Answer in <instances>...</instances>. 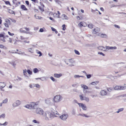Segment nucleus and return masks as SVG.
<instances>
[{"mask_svg": "<svg viewBox=\"0 0 126 126\" xmlns=\"http://www.w3.org/2000/svg\"><path fill=\"white\" fill-rule=\"evenodd\" d=\"M44 118L46 120H48V118H52L53 117V115L50 112H46L44 113H43V115Z\"/></svg>", "mask_w": 126, "mask_h": 126, "instance_id": "f257e3e1", "label": "nucleus"}, {"mask_svg": "<svg viewBox=\"0 0 126 126\" xmlns=\"http://www.w3.org/2000/svg\"><path fill=\"white\" fill-rule=\"evenodd\" d=\"M38 105V103H34L32 102L31 103L30 105H27L25 106V107L28 108V109H35V106Z\"/></svg>", "mask_w": 126, "mask_h": 126, "instance_id": "f03ea898", "label": "nucleus"}, {"mask_svg": "<svg viewBox=\"0 0 126 126\" xmlns=\"http://www.w3.org/2000/svg\"><path fill=\"white\" fill-rule=\"evenodd\" d=\"M62 98L60 95H57L54 97L53 98L54 101L56 102H58L60 101Z\"/></svg>", "mask_w": 126, "mask_h": 126, "instance_id": "7ed1b4c3", "label": "nucleus"}, {"mask_svg": "<svg viewBox=\"0 0 126 126\" xmlns=\"http://www.w3.org/2000/svg\"><path fill=\"white\" fill-rule=\"evenodd\" d=\"M35 112L37 114L42 115L43 114L44 112L42 109L38 108L35 110Z\"/></svg>", "mask_w": 126, "mask_h": 126, "instance_id": "20e7f679", "label": "nucleus"}, {"mask_svg": "<svg viewBox=\"0 0 126 126\" xmlns=\"http://www.w3.org/2000/svg\"><path fill=\"white\" fill-rule=\"evenodd\" d=\"M126 88V86H116L114 87V89L115 90H121L125 89Z\"/></svg>", "mask_w": 126, "mask_h": 126, "instance_id": "39448f33", "label": "nucleus"}, {"mask_svg": "<svg viewBox=\"0 0 126 126\" xmlns=\"http://www.w3.org/2000/svg\"><path fill=\"white\" fill-rule=\"evenodd\" d=\"M68 115L67 114H63L60 116V118L63 120H65L68 117Z\"/></svg>", "mask_w": 126, "mask_h": 126, "instance_id": "423d86ee", "label": "nucleus"}, {"mask_svg": "<svg viewBox=\"0 0 126 126\" xmlns=\"http://www.w3.org/2000/svg\"><path fill=\"white\" fill-rule=\"evenodd\" d=\"M80 99L81 100H85L87 102H88L89 100V98L83 96L82 95H79Z\"/></svg>", "mask_w": 126, "mask_h": 126, "instance_id": "0eeeda50", "label": "nucleus"}, {"mask_svg": "<svg viewBox=\"0 0 126 126\" xmlns=\"http://www.w3.org/2000/svg\"><path fill=\"white\" fill-rule=\"evenodd\" d=\"M78 104L79 106H81V107L83 110H86V107L84 104L82 103H78Z\"/></svg>", "mask_w": 126, "mask_h": 126, "instance_id": "6e6552de", "label": "nucleus"}, {"mask_svg": "<svg viewBox=\"0 0 126 126\" xmlns=\"http://www.w3.org/2000/svg\"><path fill=\"white\" fill-rule=\"evenodd\" d=\"M20 103V102L19 100H17L13 104V106L14 107H16L19 105Z\"/></svg>", "mask_w": 126, "mask_h": 126, "instance_id": "1a4fd4ad", "label": "nucleus"}, {"mask_svg": "<svg viewBox=\"0 0 126 126\" xmlns=\"http://www.w3.org/2000/svg\"><path fill=\"white\" fill-rule=\"evenodd\" d=\"M100 31V29L96 27L93 30V32L94 33H98Z\"/></svg>", "mask_w": 126, "mask_h": 126, "instance_id": "9d476101", "label": "nucleus"}, {"mask_svg": "<svg viewBox=\"0 0 126 126\" xmlns=\"http://www.w3.org/2000/svg\"><path fill=\"white\" fill-rule=\"evenodd\" d=\"M98 35L102 38H106L107 37L106 34L101 33H99Z\"/></svg>", "mask_w": 126, "mask_h": 126, "instance_id": "9b49d317", "label": "nucleus"}, {"mask_svg": "<svg viewBox=\"0 0 126 126\" xmlns=\"http://www.w3.org/2000/svg\"><path fill=\"white\" fill-rule=\"evenodd\" d=\"M101 95L103 96L106 95L107 94V92L103 90H102L100 93Z\"/></svg>", "mask_w": 126, "mask_h": 126, "instance_id": "f8f14e48", "label": "nucleus"}, {"mask_svg": "<svg viewBox=\"0 0 126 126\" xmlns=\"http://www.w3.org/2000/svg\"><path fill=\"white\" fill-rule=\"evenodd\" d=\"M62 76V74L61 73L59 74H54V76L56 78H59Z\"/></svg>", "mask_w": 126, "mask_h": 126, "instance_id": "ddd939ff", "label": "nucleus"}, {"mask_svg": "<svg viewBox=\"0 0 126 126\" xmlns=\"http://www.w3.org/2000/svg\"><path fill=\"white\" fill-rule=\"evenodd\" d=\"M6 86L5 83L4 82H0V88H2Z\"/></svg>", "mask_w": 126, "mask_h": 126, "instance_id": "4468645a", "label": "nucleus"}, {"mask_svg": "<svg viewBox=\"0 0 126 126\" xmlns=\"http://www.w3.org/2000/svg\"><path fill=\"white\" fill-rule=\"evenodd\" d=\"M21 8L24 11H27V9L26 8V6L23 5H21Z\"/></svg>", "mask_w": 126, "mask_h": 126, "instance_id": "2eb2a0df", "label": "nucleus"}, {"mask_svg": "<svg viewBox=\"0 0 126 126\" xmlns=\"http://www.w3.org/2000/svg\"><path fill=\"white\" fill-rule=\"evenodd\" d=\"M63 17V19H68V17L65 14H63L62 15Z\"/></svg>", "mask_w": 126, "mask_h": 126, "instance_id": "dca6fc26", "label": "nucleus"}, {"mask_svg": "<svg viewBox=\"0 0 126 126\" xmlns=\"http://www.w3.org/2000/svg\"><path fill=\"white\" fill-rule=\"evenodd\" d=\"M45 102L47 104H49L51 103L50 100L49 99H47L45 100Z\"/></svg>", "mask_w": 126, "mask_h": 126, "instance_id": "f3484780", "label": "nucleus"}, {"mask_svg": "<svg viewBox=\"0 0 126 126\" xmlns=\"http://www.w3.org/2000/svg\"><path fill=\"white\" fill-rule=\"evenodd\" d=\"M53 115H54L55 116V117H57L58 116L56 115H58V116L59 115V114L56 111H55V112H54L53 113Z\"/></svg>", "mask_w": 126, "mask_h": 126, "instance_id": "a211bd4d", "label": "nucleus"}, {"mask_svg": "<svg viewBox=\"0 0 126 126\" xmlns=\"http://www.w3.org/2000/svg\"><path fill=\"white\" fill-rule=\"evenodd\" d=\"M81 87L84 89H88V87L86 85L82 84L81 85Z\"/></svg>", "mask_w": 126, "mask_h": 126, "instance_id": "6ab92c4d", "label": "nucleus"}, {"mask_svg": "<svg viewBox=\"0 0 126 126\" xmlns=\"http://www.w3.org/2000/svg\"><path fill=\"white\" fill-rule=\"evenodd\" d=\"M57 12L58 14V15L57 13H55L54 14V15L55 14L56 15V16L58 18H60V13L59 12V11H57Z\"/></svg>", "mask_w": 126, "mask_h": 126, "instance_id": "aec40b11", "label": "nucleus"}, {"mask_svg": "<svg viewBox=\"0 0 126 126\" xmlns=\"http://www.w3.org/2000/svg\"><path fill=\"white\" fill-rule=\"evenodd\" d=\"M84 23L82 22H80L78 24V25L80 27H81L82 26H84Z\"/></svg>", "mask_w": 126, "mask_h": 126, "instance_id": "412c9836", "label": "nucleus"}, {"mask_svg": "<svg viewBox=\"0 0 126 126\" xmlns=\"http://www.w3.org/2000/svg\"><path fill=\"white\" fill-rule=\"evenodd\" d=\"M105 48V47H104L103 46H100L98 47V49L101 50H103V49H104Z\"/></svg>", "mask_w": 126, "mask_h": 126, "instance_id": "4be33fe9", "label": "nucleus"}, {"mask_svg": "<svg viewBox=\"0 0 126 126\" xmlns=\"http://www.w3.org/2000/svg\"><path fill=\"white\" fill-rule=\"evenodd\" d=\"M76 18L78 20L83 19V17L81 16H77L76 17Z\"/></svg>", "mask_w": 126, "mask_h": 126, "instance_id": "5701e85b", "label": "nucleus"}, {"mask_svg": "<svg viewBox=\"0 0 126 126\" xmlns=\"http://www.w3.org/2000/svg\"><path fill=\"white\" fill-rule=\"evenodd\" d=\"M78 115L82 116L83 117L85 116V117H89V116H87L85 114H79Z\"/></svg>", "mask_w": 126, "mask_h": 126, "instance_id": "b1692460", "label": "nucleus"}, {"mask_svg": "<svg viewBox=\"0 0 126 126\" xmlns=\"http://www.w3.org/2000/svg\"><path fill=\"white\" fill-rule=\"evenodd\" d=\"M8 99L7 98H6L4 100H3L2 103H6L8 102Z\"/></svg>", "mask_w": 126, "mask_h": 126, "instance_id": "393cba45", "label": "nucleus"}, {"mask_svg": "<svg viewBox=\"0 0 126 126\" xmlns=\"http://www.w3.org/2000/svg\"><path fill=\"white\" fill-rule=\"evenodd\" d=\"M38 71V70L37 68H35L33 69V72L34 73H36Z\"/></svg>", "mask_w": 126, "mask_h": 126, "instance_id": "a878e982", "label": "nucleus"}, {"mask_svg": "<svg viewBox=\"0 0 126 126\" xmlns=\"http://www.w3.org/2000/svg\"><path fill=\"white\" fill-rule=\"evenodd\" d=\"M93 25L92 24H90L88 25V27L92 29L93 27Z\"/></svg>", "mask_w": 126, "mask_h": 126, "instance_id": "bb28decb", "label": "nucleus"}, {"mask_svg": "<svg viewBox=\"0 0 126 126\" xmlns=\"http://www.w3.org/2000/svg\"><path fill=\"white\" fill-rule=\"evenodd\" d=\"M27 70L26 69L23 70V73L24 75L25 76H26V75L27 74Z\"/></svg>", "mask_w": 126, "mask_h": 126, "instance_id": "cd10ccee", "label": "nucleus"}, {"mask_svg": "<svg viewBox=\"0 0 126 126\" xmlns=\"http://www.w3.org/2000/svg\"><path fill=\"white\" fill-rule=\"evenodd\" d=\"M15 53H17L19 54H24L25 53L24 52H21V51H20L19 52H15Z\"/></svg>", "mask_w": 126, "mask_h": 126, "instance_id": "c85d7f7f", "label": "nucleus"}, {"mask_svg": "<svg viewBox=\"0 0 126 126\" xmlns=\"http://www.w3.org/2000/svg\"><path fill=\"white\" fill-rule=\"evenodd\" d=\"M123 108H121L118 109V111L116 112L117 113H119L120 112L122 111L123 110Z\"/></svg>", "mask_w": 126, "mask_h": 126, "instance_id": "c756f323", "label": "nucleus"}, {"mask_svg": "<svg viewBox=\"0 0 126 126\" xmlns=\"http://www.w3.org/2000/svg\"><path fill=\"white\" fill-rule=\"evenodd\" d=\"M74 51L75 53L77 54L78 55H79L80 54V53L78 50H75Z\"/></svg>", "mask_w": 126, "mask_h": 126, "instance_id": "7c9ffc66", "label": "nucleus"}, {"mask_svg": "<svg viewBox=\"0 0 126 126\" xmlns=\"http://www.w3.org/2000/svg\"><path fill=\"white\" fill-rule=\"evenodd\" d=\"M34 86L37 88H39L40 87V85L38 84H34Z\"/></svg>", "mask_w": 126, "mask_h": 126, "instance_id": "2f4dec72", "label": "nucleus"}, {"mask_svg": "<svg viewBox=\"0 0 126 126\" xmlns=\"http://www.w3.org/2000/svg\"><path fill=\"white\" fill-rule=\"evenodd\" d=\"M117 49V47H115V46H114V47H110V49Z\"/></svg>", "mask_w": 126, "mask_h": 126, "instance_id": "473e14b6", "label": "nucleus"}, {"mask_svg": "<svg viewBox=\"0 0 126 126\" xmlns=\"http://www.w3.org/2000/svg\"><path fill=\"white\" fill-rule=\"evenodd\" d=\"M27 72L29 74L31 75L32 74V72L29 70H28Z\"/></svg>", "mask_w": 126, "mask_h": 126, "instance_id": "72a5a7b5", "label": "nucleus"}, {"mask_svg": "<svg viewBox=\"0 0 126 126\" xmlns=\"http://www.w3.org/2000/svg\"><path fill=\"white\" fill-rule=\"evenodd\" d=\"M20 32L25 33H27L24 30H23L22 29H21L20 30Z\"/></svg>", "mask_w": 126, "mask_h": 126, "instance_id": "f704fd0d", "label": "nucleus"}, {"mask_svg": "<svg viewBox=\"0 0 126 126\" xmlns=\"http://www.w3.org/2000/svg\"><path fill=\"white\" fill-rule=\"evenodd\" d=\"M108 91L110 92L112 91V89L111 88H108L107 89Z\"/></svg>", "mask_w": 126, "mask_h": 126, "instance_id": "c9c22d12", "label": "nucleus"}, {"mask_svg": "<svg viewBox=\"0 0 126 126\" xmlns=\"http://www.w3.org/2000/svg\"><path fill=\"white\" fill-rule=\"evenodd\" d=\"M32 122L34 123H37V124H39V122L37 121L36 120H33L32 121Z\"/></svg>", "mask_w": 126, "mask_h": 126, "instance_id": "e433bc0d", "label": "nucleus"}, {"mask_svg": "<svg viewBox=\"0 0 126 126\" xmlns=\"http://www.w3.org/2000/svg\"><path fill=\"white\" fill-rule=\"evenodd\" d=\"M63 27V30H65L66 28L65 27V24H63L62 26Z\"/></svg>", "mask_w": 126, "mask_h": 126, "instance_id": "4c0bfd02", "label": "nucleus"}, {"mask_svg": "<svg viewBox=\"0 0 126 126\" xmlns=\"http://www.w3.org/2000/svg\"><path fill=\"white\" fill-rule=\"evenodd\" d=\"M37 54H40L39 55V57L41 56L42 55L40 51L37 52Z\"/></svg>", "mask_w": 126, "mask_h": 126, "instance_id": "58836bf2", "label": "nucleus"}, {"mask_svg": "<svg viewBox=\"0 0 126 126\" xmlns=\"http://www.w3.org/2000/svg\"><path fill=\"white\" fill-rule=\"evenodd\" d=\"M50 79L53 81H56L55 79L52 77H51Z\"/></svg>", "mask_w": 126, "mask_h": 126, "instance_id": "ea45409f", "label": "nucleus"}, {"mask_svg": "<svg viewBox=\"0 0 126 126\" xmlns=\"http://www.w3.org/2000/svg\"><path fill=\"white\" fill-rule=\"evenodd\" d=\"M5 116V114H3L0 116V117L4 118Z\"/></svg>", "mask_w": 126, "mask_h": 126, "instance_id": "a19ab883", "label": "nucleus"}, {"mask_svg": "<svg viewBox=\"0 0 126 126\" xmlns=\"http://www.w3.org/2000/svg\"><path fill=\"white\" fill-rule=\"evenodd\" d=\"M5 3L6 4H9L10 5V2L8 1H6L5 2Z\"/></svg>", "mask_w": 126, "mask_h": 126, "instance_id": "79ce46f5", "label": "nucleus"}, {"mask_svg": "<svg viewBox=\"0 0 126 126\" xmlns=\"http://www.w3.org/2000/svg\"><path fill=\"white\" fill-rule=\"evenodd\" d=\"M8 34L11 36H13L14 35V34L13 33H11L9 32H8Z\"/></svg>", "mask_w": 126, "mask_h": 126, "instance_id": "37998d69", "label": "nucleus"}, {"mask_svg": "<svg viewBox=\"0 0 126 126\" xmlns=\"http://www.w3.org/2000/svg\"><path fill=\"white\" fill-rule=\"evenodd\" d=\"M29 51L30 52H31V53H33V50H32V48H30L29 49Z\"/></svg>", "mask_w": 126, "mask_h": 126, "instance_id": "c03bdc74", "label": "nucleus"}, {"mask_svg": "<svg viewBox=\"0 0 126 126\" xmlns=\"http://www.w3.org/2000/svg\"><path fill=\"white\" fill-rule=\"evenodd\" d=\"M86 76H87V78L88 79L90 78L91 76V75H90V74L88 75H86Z\"/></svg>", "mask_w": 126, "mask_h": 126, "instance_id": "a18cd8bd", "label": "nucleus"}, {"mask_svg": "<svg viewBox=\"0 0 126 126\" xmlns=\"http://www.w3.org/2000/svg\"><path fill=\"white\" fill-rule=\"evenodd\" d=\"M4 47V46L1 44H0V48H3Z\"/></svg>", "mask_w": 126, "mask_h": 126, "instance_id": "49530a36", "label": "nucleus"}, {"mask_svg": "<svg viewBox=\"0 0 126 126\" xmlns=\"http://www.w3.org/2000/svg\"><path fill=\"white\" fill-rule=\"evenodd\" d=\"M98 54L102 55L103 56H104L105 55L103 53H102L101 52H98Z\"/></svg>", "mask_w": 126, "mask_h": 126, "instance_id": "de8ad7c7", "label": "nucleus"}, {"mask_svg": "<svg viewBox=\"0 0 126 126\" xmlns=\"http://www.w3.org/2000/svg\"><path fill=\"white\" fill-rule=\"evenodd\" d=\"M32 1L36 3H38V0H31Z\"/></svg>", "mask_w": 126, "mask_h": 126, "instance_id": "09e8293b", "label": "nucleus"}, {"mask_svg": "<svg viewBox=\"0 0 126 126\" xmlns=\"http://www.w3.org/2000/svg\"><path fill=\"white\" fill-rule=\"evenodd\" d=\"M75 78H76L79 77V76L78 75H75L74 76Z\"/></svg>", "mask_w": 126, "mask_h": 126, "instance_id": "8fccbe9b", "label": "nucleus"}, {"mask_svg": "<svg viewBox=\"0 0 126 126\" xmlns=\"http://www.w3.org/2000/svg\"><path fill=\"white\" fill-rule=\"evenodd\" d=\"M4 25L5 26V27H6L8 28L9 27L7 23H5L4 24Z\"/></svg>", "mask_w": 126, "mask_h": 126, "instance_id": "3c124183", "label": "nucleus"}, {"mask_svg": "<svg viewBox=\"0 0 126 126\" xmlns=\"http://www.w3.org/2000/svg\"><path fill=\"white\" fill-rule=\"evenodd\" d=\"M23 42L25 43H29L30 42V41H29L24 40L23 41Z\"/></svg>", "mask_w": 126, "mask_h": 126, "instance_id": "603ef678", "label": "nucleus"}, {"mask_svg": "<svg viewBox=\"0 0 126 126\" xmlns=\"http://www.w3.org/2000/svg\"><path fill=\"white\" fill-rule=\"evenodd\" d=\"M51 29L52 31L54 32H55L56 31V30L53 28L51 27Z\"/></svg>", "mask_w": 126, "mask_h": 126, "instance_id": "864d4df0", "label": "nucleus"}, {"mask_svg": "<svg viewBox=\"0 0 126 126\" xmlns=\"http://www.w3.org/2000/svg\"><path fill=\"white\" fill-rule=\"evenodd\" d=\"M25 3L28 6L29 5V2L28 1H25Z\"/></svg>", "mask_w": 126, "mask_h": 126, "instance_id": "5fc2aeb1", "label": "nucleus"}, {"mask_svg": "<svg viewBox=\"0 0 126 126\" xmlns=\"http://www.w3.org/2000/svg\"><path fill=\"white\" fill-rule=\"evenodd\" d=\"M114 26L115 27H116L118 28H120V27L119 26L117 25H114Z\"/></svg>", "mask_w": 126, "mask_h": 126, "instance_id": "6e6d98bb", "label": "nucleus"}, {"mask_svg": "<svg viewBox=\"0 0 126 126\" xmlns=\"http://www.w3.org/2000/svg\"><path fill=\"white\" fill-rule=\"evenodd\" d=\"M91 84L92 85H95L96 84V83L95 82H92Z\"/></svg>", "mask_w": 126, "mask_h": 126, "instance_id": "4d7b16f0", "label": "nucleus"}, {"mask_svg": "<svg viewBox=\"0 0 126 126\" xmlns=\"http://www.w3.org/2000/svg\"><path fill=\"white\" fill-rule=\"evenodd\" d=\"M7 124V122H6L4 123L3 124V126H5Z\"/></svg>", "mask_w": 126, "mask_h": 126, "instance_id": "13d9d810", "label": "nucleus"}, {"mask_svg": "<svg viewBox=\"0 0 126 126\" xmlns=\"http://www.w3.org/2000/svg\"><path fill=\"white\" fill-rule=\"evenodd\" d=\"M106 49H110V47L109 46H106Z\"/></svg>", "mask_w": 126, "mask_h": 126, "instance_id": "bf43d9fd", "label": "nucleus"}, {"mask_svg": "<svg viewBox=\"0 0 126 126\" xmlns=\"http://www.w3.org/2000/svg\"><path fill=\"white\" fill-rule=\"evenodd\" d=\"M9 42L11 43H12V39H11V38H9Z\"/></svg>", "mask_w": 126, "mask_h": 126, "instance_id": "052dcab7", "label": "nucleus"}, {"mask_svg": "<svg viewBox=\"0 0 126 126\" xmlns=\"http://www.w3.org/2000/svg\"><path fill=\"white\" fill-rule=\"evenodd\" d=\"M9 12L11 13V14H13L14 13V12L13 11H12L11 10H9Z\"/></svg>", "mask_w": 126, "mask_h": 126, "instance_id": "680f3d73", "label": "nucleus"}, {"mask_svg": "<svg viewBox=\"0 0 126 126\" xmlns=\"http://www.w3.org/2000/svg\"><path fill=\"white\" fill-rule=\"evenodd\" d=\"M40 3L41 5L43 7H44V5L43 3H41V2H40Z\"/></svg>", "mask_w": 126, "mask_h": 126, "instance_id": "e2e57ef3", "label": "nucleus"}, {"mask_svg": "<svg viewBox=\"0 0 126 126\" xmlns=\"http://www.w3.org/2000/svg\"><path fill=\"white\" fill-rule=\"evenodd\" d=\"M5 21L6 22L10 23V21L8 19H7L6 20H5Z\"/></svg>", "mask_w": 126, "mask_h": 126, "instance_id": "0e129e2a", "label": "nucleus"}, {"mask_svg": "<svg viewBox=\"0 0 126 126\" xmlns=\"http://www.w3.org/2000/svg\"><path fill=\"white\" fill-rule=\"evenodd\" d=\"M40 32H42L43 31V30L42 28H41L40 30Z\"/></svg>", "mask_w": 126, "mask_h": 126, "instance_id": "69168bd1", "label": "nucleus"}, {"mask_svg": "<svg viewBox=\"0 0 126 126\" xmlns=\"http://www.w3.org/2000/svg\"><path fill=\"white\" fill-rule=\"evenodd\" d=\"M25 29L27 31H29V28H25Z\"/></svg>", "mask_w": 126, "mask_h": 126, "instance_id": "338daca9", "label": "nucleus"}, {"mask_svg": "<svg viewBox=\"0 0 126 126\" xmlns=\"http://www.w3.org/2000/svg\"><path fill=\"white\" fill-rule=\"evenodd\" d=\"M0 37H4V35L3 34H0Z\"/></svg>", "mask_w": 126, "mask_h": 126, "instance_id": "774afa93", "label": "nucleus"}]
</instances>
